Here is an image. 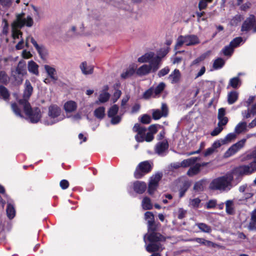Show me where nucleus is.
Returning <instances> with one entry per match:
<instances>
[{"label": "nucleus", "instance_id": "1", "mask_svg": "<svg viewBox=\"0 0 256 256\" xmlns=\"http://www.w3.org/2000/svg\"><path fill=\"white\" fill-rule=\"evenodd\" d=\"M240 182V178H234L231 172L213 180L209 188L211 190L228 192Z\"/></svg>", "mask_w": 256, "mask_h": 256}, {"label": "nucleus", "instance_id": "2", "mask_svg": "<svg viewBox=\"0 0 256 256\" xmlns=\"http://www.w3.org/2000/svg\"><path fill=\"white\" fill-rule=\"evenodd\" d=\"M32 24L33 20L30 16H28L26 18L24 17V14L17 15L16 20L12 24V36L14 42L16 39H22V33L19 28L24 26L30 27Z\"/></svg>", "mask_w": 256, "mask_h": 256}, {"label": "nucleus", "instance_id": "3", "mask_svg": "<svg viewBox=\"0 0 256 256\" xmlns=\"http://www.w3.org/2000/svg\"><path fill=\"white\" fill-rule=\"evenodd\" d=\"M146 128L142 127L140 124H136L133 127V131L138 134L135 136L138 142H142L146 140L150 142L154 139V135L156 133L158 130L155 125H152L149 128V131L146 134Z\"/></svg>", "mask_w": 256, "mask_h": 256}, {"label": "nucleus", "instance_id": "4", "mask_svg": "<svg viewBox=\"0 0 256 256\" xmlns=\"http://www.w3.org/2000/svg\"><path fill=\"white\" fill-rule=\"evenodd\" d=\"M33 91V88L31 85L30 81L26 80L24 84V92L23 99L20 100L18 104H12V109L14 114L20 118L22 117V113L20 110V106H22L23 103L25 102H28V100L32 94Z\"/></svg>", "mask_w": 256, "mask_h": 256}, {"label": "nucleus", "instance_id": "5", "mask_svg": "<svg viewBox=\"0 0 256 256\" xmlns=\"http://www.w3.org/2000/svg\"><path fill=\"white\" fill-rule=\"evenodd\" d=\"M64 118L60 108L53 105L49 107L48 116L42 120V122L46 125H52L63 120Z\"/></svg>", "mask_w": 256, "mask_h": 256}, {"label": "nucleus", "instance_id": "6", "mask_svg": "<svg viewBox=\"0 0 256 256\" xmlns=\"http://www.w3.org/2000/svg\"><path fill=\"white\" fill-rule=\"evenodd\" d=\"M22 104V106H20V108L22 113H24L26 116V118L30 122L32 123L38 122L42 116L40 110L38 108L32 109L28 102H26ZM22 115L23 114H22ZM22 118H24V116Z\"/></svg>", "mask_w": 256, "mask_h": 256}, {"label": "nucleus", "instance_id": "7", "mask_svg": "<svg viewBox=\"0 0 256 256\" xmlns=\"http://www.w3.org/2000/svg\"><path fill=\"white\" fill-rule=\"evenodd\" d=\"M146 238L150 242V244L146 246V250L150 252L159 250L162 248L161 244L158 242L163 240L162 236L159 234L152 232L150 234L144 235V240L146 244Z\"/></svg>", "mask_w": 256, "mask_h": 256}, {"label": "nucleus", "instance_id": "8", "mask_svg": "<svg viewBox=\"0 0 256 256\" xmlns=\"http://www.w3.org/2000/svg\"><path fill=\"white\" fill-rule=\"evenodd\" d=\"M256 171V161L254 160L248 165H242L236 167L231 171L234 178H240V182L242 176L249 175Z\"/></svg>", "mask_w": 256, "mask_h": 256}, {"label": "nucleus", "instance_id": "9", "mask_svg": "<svg viewBox=\"0 0 256 256\" xmlns=\"http://www.w3.org/2000/svg\"><path fill=\"white\" fill-rule=\"evenodd\" d=\"M200 42L199 38L196 35L180 36L177 38L175 48L176 49H178L183 44L187 46H194L199 44Z\"/></svg>", "mask_w": 256, "mask_h": 256}, {"label": "nucleus", "instance_id": "10", "mask_svg": "<svg viewBox=\"0 0 256 256\" xmlns=\"http://www.w3.org/2000/svg\"><path fill=\"white\" fill-rule=\"evenodd\" d=\"M152 168V165L148 161L140 162L137 166L134 173L136 178H140L149 172Z\"/></svg>", "mask_w": 256, "mask_h": 256}, {"label": "nucleus", "instance_id": "11", "mask_svg": "<svg viewBox=\"0 0 256 256\" xmlns=\"http://www.w3.org/2000/svg\"><path fill=\"white\" fill-rule=\"evenodd\" d=\"M158 62L156 60L151 64H144L140 66L136 70V74L139 76H146L150 72H156L160 66H158Z\"/></svg>", "mask_w": 256, "mask_h": 256}, {"label": "nucleus", "instance_id": "12", "mask_svg": "<svg viewBox=\"0 0 256 256\" xmlns=\"http://www.w3.org/2000/svg\"><path fill=\"white\" fill-rule=\"evenodd\" d=\"M162 176V172H158L150 177L148 184V192L150 194H154L156 190L158 182Z\"/></svg>", "mask_w": 256, "mask_h": 256}, {"label": "nucleus", "instance_id": "13", "mask_svg": "<svg viewBox=\"0 0 256 256\" xmlns=\"http://www.w3.org/2000/svg\"><path fill=\"white\" fill-rule=\"evenodd\" d=\"M156 60L158 61V66H160L161 58L160 56H156L154 52H150L144 54L138 58V61L140 63L148 62L149 64L154 62Z\"/></svg>", "mask_w": 256, "mask_h": 256}, {"label": "nucleus", "instance_id": "14", "mask_svg": "<svg viewBox=\"0 0 256 256\" xmlns=\"http://www.w3.org/2000/svg\"><path fill=\"white\" fill-rule=\"evenodd\" d=\"M12 76L16 80L19 82H22V77L26 74L25 64L22 62H20L16 68L12 72Z\"/></svg>", "mask_w": 256, "mask_h": 256}, {"label": "nucleus", "instance_id": "15", "mask_svg": "<svg viewBox=\"0 0 256 256\" xmlns=\"http://www.w3.org/2000/svg\"><path fill=\"white\" fill-rule=\"evenodd\" d=\"M252 30L254 32H256V20L253 15H250L244 22L242 26V31H247Z\"/></svg>", "mask_w": 256, "mask_h": 256}, {"label": "nucleus", "instance_id": "16", "mask_svg": "<svg viewBox=\"0 0 256 256\" xmlns=\"http://www.w3.org/2000/svg\"><path fill=\"white\" fill-rule=\"evenodd\" d=\"M245 142L246 139H242L238 141L236 144H233L225 152L224 156L226 158H228L235 154L237 152H238L244 146Z\"/></svg>", "mask_w": 256, "mask_h": 256}, {"label": "nucleus", "instance_id": "17", "mask_svg": "<svg viewBox=\"0 0 256 256\" xmlns=\"http://www.w3.org/2000/svg\"><path fill=\"white\" fill-rule=\"evenodd\" d=\"M78 108L76 102L74 100H68L64 104V109L66 114V116L69 118L70 114L74 112Z\"/></svg>", "mask_w": 256, "mask_h": 256}, {"label": "nucleus", "instance_id": "18", "mask_svg": "<svg viewBox=\"0 0 256 256\" xmlns=\"http://www.w3.org/2000/svg\"><path fill=\"white\" fill-rule=\"evenodd\" d=\"M108 87L105 86L104 89L100 92L98 100L96 101V104H103L108 100L110 98V94L108 92Z\"/></svg>", "mask_w": 256, "mask_h": 256}, {"label": "nucleus", "instance_id": "19", "mask_svg": "<svg viewBox=\"0 0 256 256\" xmlns=\"http://www.w3.org/2000/svg\"><path fill=\"white\" fill-rule=\"evenodd\" d=\"M29 41H30L32 44L38 52L39 54L41 56H42L43 55L45 54V48L42 46L38 45L36 40L34 39V38L31 36H28L26 38V46H28V42Z\"/></svg>", "mask_w": 256, "mask_h": 256}, {"label": "nucleus", "instance_id": "20", "mask_svg": "<svg viewBox=\"0 0 256 256\" xmlns=\"http://www.w3.org/2000/svg\"><path fill=\"white\" fill-rule=\"evenodd\" d=\"M182 78V74L178 69H174L168 76V79L172 84H178L180 82Z\"/></svg>", "mask_w": 256, "mask_h": 256}, {"label": "nucleus", "instance_id": "21", "mask_svg": "<svg viewBox=\"0 0 256 256\" xmlns=\"http://www.w3.org/2000/svg\"><path fill=\"white\" fill-rule=\"evenodd\" d=\"M168 109L164 104H162L161 110H154L152 113L153 118L155 120L160 119L162 116H166L168 115Z\"/></svg>", "mask_w": 256, "mask_h": 256}, {"label": "nucleus", "instance_id": "22", "mask_svg": "<svg viewBox=\"0 0 256 256\" xmlns=\"http://www.w3.org/2000/svg\"><path fill=\"white\" fill-rule=\"evenodd\" d=\"M226 110L224 108L218 109V125L223 127L226 126L228 122V118L225 116Z\"/></svg>", "mask_w": 256, "mask_h": 256}, {"label": "nucleus", "instance_id": "23", "mask_svg": "<svg viewBox=\"0 0 256 256\" xmlns=\"http://www.w3.org/2000/svg\"><path fill=\"white\" fill-rule=\"evenodd\" d=\"M134 190L138 194L144 193L146 188V184L144 182L136 181L133 184Z\"/></svg>", "mask_w": 256, "mask_h": 256}, {"label": "nucleus", "instance_id": "24", "mask_svg": "<svg viewBox=\"0 0 256 256\" xmlns=\"http://www.w3.org/2000/svg\"><path fill=\"white\" fill-rule=\"evenodd\" d=\"M44 68L50 78L54 82L58 80V77L56 75V69L48 65H45Z\"/></svg>", "mask_w": 256, "mask_h": 256}, {"label": "nucleus", "instance_id": "25", "mask_svg": "<svg viewBox=\"0 0 256 256\" xmlns=\"http://www.w3.org/2000/svg\"><path fill=\"white\" fill-rule=\"evenodd\" d=\"M248 126L245 122H240L234 128V132L236 134H240L242 132H247Z\"/></svg>", "mask_w": 256, "mask_h": 256}, {"label": "nucleus", "instance_id": "26", "mask_svg": "<svg viewBox=\"0 0 256 256\" xmlns=\"http://www.w3.org/2000/svg\"><path fill=\"white\" fill-rule=\"evenodd\" d=\"M80 67L82 74L85 75L90 74L93 72V66L90 65H88L85 62H82L80 64Z\"/></svg>", "mask_w": 256, "mask_h": 256}, {"label": "nucleus", "instance_id": "27", "mask_svg": "<svg viewBox=\"0 0 256 256\" xmlns=\"http://www.w3.org/2000/svg\"><path fill=\"white\" fill-rule=\"evenodd\" d=\"M200 164L195 163L194 165L190 167L187 172V174L190 176H192L197 174L200 171Z\"/></svg>", "mask_w": 256, "mask_h": 256}, {"label": "nucleus", "instance_id": "28", "mask_svg": "<svg viewBox=\"0 0 256 256\" xmlns=\"http://www.w3.org/2000/svg\"><path fill=\"white\" fill-rule=\"evenodd\" d=\"M248 228L250 230H256V209L252 211L250 214V220Z\"/></svg>", "mask_w": 256, "mask_h": 256}, {"label": "nucleus", "instance_id": "29", "mask_svg": "<svg viewBox=\"0 0 256 256\" xmlns=\"http://www.w3.org/2000/svg\"><path fill=\"white\" fill-rule=\"evenodd\" d=\"M136 68L134 64L130 66L121 74V78L125 79L131 76L134 74Z\"/></svg>", "mask_w": 256, "mask_h": 256}, {"label": "nucleus", "instance_id": "30", "mask_svg": "<svg viewBox=\"0 0 256 256\" xmlns=\"http://www.w3.org/2000/svg\"><path fill=\"white\" fill-rule=\"evenodd\" d=\"M144 218L148 221V230L152 229L154 223V215L150 212H146L144 214Z\"/></svg>", "mask_w": 256, "mask_h": 256}, {"label": "nucleus", "instance_id": "31", "mask_svg": "<svg viewBox=\"0 0 256 256\" xmlns=\"http://www.w3.org/2000/svg\"><path fill=\"white\" fill-rule=\"evenodd\" d=\"M38 66L33 60H30L28 63V71L36 76L38 75Z\"/></svg>", "mask_w": 256, "mask_h": 256}, {"label": "nucleus", "instance_id": "32", "mask_svg": "<svg viewBox=\"0 0 256 256\" xmlns=\"http://www.w3.org/2000/svg\"><path fill=\"white\" fill-rule=\"evenodd\" d=\"M94 114L97 118L102 120L105 116V108L104 106L98 108L94 110Z\"/></svg>", "mask_w": 256, "mask_h": 256}, {"label": "nucleus", "instance_id": "33", "mask_svg": "<svg viewBox=\"0 0 256 256\" xmlns=\"http://www.w3.org/2000/svg\"><path fill=\"white\" fill-rule=\"evenodd\" d=\"M198 160V158H191L184 160L180 162L181 167L186 168L191 166L196 162Z\"/></svg>", "mask_w": 256, "mask_h": 256}, {"label": "nucleus", "instance_id": "34", "mask_svg": "<svg viewBox=\"0 0 256 256\" xmlns=\"http://www.w3.org/2000/svg\"><path fill=\"white\" fill-rule=\"evenodd\" d=\"M168 144L167 142H163L158 143L156 148V152L158 154H162L168 148Z\"/></svg>", "mask_w": 256, "mask_h": 256}, {"label": "nucleus", "instance_id": "35", "mask_svg": "<svg viewBox=\"0 0 256 256\" xmlns=\"http://www.w3.org/2000/svg\"><path fill=\"white\" fill-rule=\"evenodd\" d=\"M238 93L236 91L230 92L228 94V102L230 104L234 103L238 100Z\"/></svg>", "mask_w": 256, "mask_h": 256}, {"label": "nucleus", "instance_id": "36", "mask_svg": "<svg viewBox=\"0 0 256 256\" xmlns=\"http://www.w3.org/2000/svg\"><path fill=\"white\" fill-rule=\"evenodd\" d=\"M142 206L143 209L145 210H151L152 208V204L150 199L148 197H144L142 202Z\"/></svg>", "mask_w": 256, "mask_h": 256}, {"label": "nucleus", "instance_id": "37", "mask_svg": "<svg viewBox=\"0 0 256 256\" xmlns=\"http://www.w3.org/2000/svg\"><path fill=\"white\" fill-rule=\"evenodd\" d=\"M196 226L198 227L200 231L204 232L210 233L212 232L211 227L204 223H196Z\"/></svg>", "mask_w": 256, "mask_h": 256}, {"label": "nucleus", "instance_id": "38", "mask_svg": "<svg viewBox=\"0 0 256 256\" xmlns=\"http://www.w3.org/2000/svg\"><path fill=\"white\" fill-rule=\"evenodd\" d=\"M30 10L33 14L36 20H39L40 18V8L35 6L34 5L30 6Z\"/></svg>", "mask_w": 256, "mask_h": 256}, {"label": "nucleus", "instance_id": "39", "mask_svg": "<svg viewBox=\"0 0 256 256\" xmlns=\"http://www.w3.org/2000/svg\"><path fill=\"white\" fill-rule=\"evenodd\" d=\"M241 84L240 80L238 77H234L231 78L229 82V86L232 88H236Z\"/></svg>", "mask_w": 256, "mask_h": 256}, {"label": "nucleus", "instance_id": "40", "mask_svg": "<svg viewBox=\"0 0 256 256\" xmlns=\"http://www.w3.org/2000/svg\"><path fill=\"white\" fill-rule=\"evenodd\" d=\"M6 214H7L8 217L10 219L14 218V216H15V214H16L15 210H14L13 206L10 204H8V206H7V208H6Z\"/></svg>", "mask_w": 256, "mask_h": 256}, {"label": "nucleus", "instance_id": "41", "mask_svg": "<svg viewBox=\"0 0 256 256\" xmlns=\"http://www.w3.org/2000/svg\"><path fill=\"white\" fill-rule=\"evenodd\" d=\"M243 18L244 17L242 16L236 14L230 20V24L232 26H237Z\"/></svg>", "mask_w": 256, "mask_h": 256}, {"label": "nucleus", "instance_id": "42", "mask_svg": "<svg viewBox=\"0 0 256 256\" xmlns=\"http://www.w3.org/2000/svg\"><path fill=\"white\" fill-rule=\"evenodd\" d=\"M156 96V95L154 94V89L152 88H150L144 93L142 98L147 100L152 97Z\"/></svg>", "mask_w": 256, "mask_h": 256}, {"label": "nucleus", "instance_id": "43", "mask_svg": "<svg viewBox=\"0 0 256 256\" xmlns=\"http://www.w3.org/2000/svg\"><path fill=\"white\" fill-rule=\"evenodd\" d=\"M226 212L228 214H232L234 212V204L233 202L228 200L226 202Z\"/></svg>", "mask_w": 256, "mask_h": 256}, {"label": "nucleus", "instance_id": "44", "mask_svg": "<svg viewBox=\"0 0 256 256\" xmlns=\"http://www.w3.org/2000/svg\"><path fill=\"white\" fill-rule=\"evenodd\" d=\"M78 29L79 35H86L88 32H86V27L82 22H79L77 24Z\"/></svg>", "mask_w": 256, "mask_h": 256}, {"label": "nucleus", "instance_id": "45", "mask_svg": "<svg viewBox=\"0 0 256 256\" xmlns=\"http://www.w3.org/2000/svg\"><path fill=\"white\" fill-rule=\"evenodd\" d=\"M224 64V61L221 58L216 59L213 64V67L214 69H219L222 68Z\"/></svg>", "mask_w": 256, "mask_h": 256}, {"label": "nucleus", "instance_id": "46", "mask_svg": "<svg viewBox=\"0 0 256 256\" xmlns=\"http://www.w3.org/2000/svg\"><path fill=\"white\" fill-rule=\"evenodd\" d=\"M236 138V134L234 132H232L228 134L224 138H222L224 144L230 142L232 140H234Z\"/></svg>", "mask_w": 256, "mask_h": 256}, {"label": "nucleus", "instance_id": "47", "mask_svg": "<svg viewBox=\"0 0 256 256\" xmlns=\"http://www.w3.org/2000/svg\"><path fill=\"white\" fill-rule=\"evenodd\" d=\"M9 96L7 89L3 86H0V97L6 100Z\"/></svg>", "mask_w": 256, "mask_h": 256}, {"label": "nucleus", "instance_id": "48", "mask_svg": "<svg viewBox=\"0 0 256 256\" xmlns=\"http://www.w3.org/2000/svg\"><path fill=\"white\" fill-rule=\"evenodd\" d=\"M118 106L116 104H114L110 108L108 112V116L109 117H112L116 116L118 112Z\"/></svg>", "mask_w": 256, "mask_h": 256}, {"label": "nucleus", "instance_id": "49", "mask_svg": "<svg viewBox=\"0 0 256 256\" xmlns=\"http://www.w3.org/2000/svg\"><path fill=\"white\" fill-rule=\"evenodd\" d=\"M166 84L164 82H160L158 86L154 89V94L156 96L159 94L164 88Z\"/></svg>", "mask_w": 256, "mask_h": 256}, {"label": "nucleus", "instance_id": "50", "mask_svg": "<svg viewBox=\"0 0 256 256\" xmlns=\"http://www.w3.org/2000/svg\"><path fill=\"white\" fill-rule=\"evenodd\" d=\"M200 202V200L198 198L190 199V206L192 208H197L199 206Z\"/></svg>", "mask_w": 256, "mask_h": 256}, {"label": "nucleus", "instance_id": "51", "mask_svg": "<svg viewBox=\"0 0 256 256\" xmlns=\"http://www.w3.org/2000/svg\"><path fill=\"white\" fill-rule=\"evenodd\" d=\"M242 38L238 37L234 39L230 44V45L234 49V48H236L240 46V44L242 42Z\"/></svg>", "mask_w": 256, "mask_h": 256}, {"label": "nucleus", "instance_id": "52", "mask_svg": "<svg viewBox=\"0 0 256 256\" xmlns=\"http://www.w3.org/2000/svg\"><path fill=\"white\" fill-rule=\"evenodd\" d=\"M234 52L233 48L230 45L226 46L222 50V52L224 56H230Z\"/></svg>", "mask_w": 256, "mask_h": 256}, {"label": "nucleus", "instance_id": "53", "mask_svg": "<svg viewBox=\"0 0 256 256\" xmlns=\"http://www.w3.org/2000/svg\"><path fill=\"white\" fill-rule=\"evenodd\" d=\"M212 0H200L198 4V8L200 10L205 9L208 5V2H210Z\"/></svg>", "mask_w": 256, "mask_h": 256}, {"label": "nucleus", "instance_id": "54", "mask_svg": "<svg viewBox=\"0 0 256 256\" xmlns=\"http://www.w3.org/2000/svg\"><path fill=\"white\" fill-rule=\"evenodd\" d=\"M194 240L196 242L205 246H210L212 244V242H211L206 240L202 238H196Z\"/></svg>", "mask_w": 256, "mask_h": 256}, {"label": "nucleus", "instance_id": "55", "mask_svg": "<svg viewBox=\"0 0 256 256\" xmlns=\"http://www.w3.org/2000/svg\"><path fill=\"white\" fill-rule=\"evenodd\" d=\"M122 94V92L120 90H116L114 93L112 100L114 103L116 102L120 98Z\"/></svg>", "mask_w": 256, "mask_h": 256}, {"label": "nucleus", "instance_id": "56", "mask_svg": "<svg viewBox=\"0 0 256 256\" xmlns=\"http://www.w3.org/2000/svg\"><path fill=\"white\" fill-rule=\"evenodd\" d=\"M170 70L168 66H166V67L162 68V70H160L158 72V75L159 77L164 76H166V74H167L169 72Z\"/></svg>", "mask_w": 256, "mask_h": 256}, {"label": "nucleus", "instance_id": "57", "mask_svg": "<svg viewBox=\"0 0 256 256\" xmlns=\"http://www.w3.org/2000/svg\"><path fill=\"white\" fill-rule=\"evenodd\" d=\"M224 144L222 138L214 142L212 147L216 150V148H220L222 145Z\"/></svg>", "mask_w": 256, "mask_h": 256}, {"label": "nucleus", "instance_id": "58", "mask_svg": "<svg viewBox=\"0 0 256 256\" xmlns=\"http://www.w3.org/2000/svg\"><path fill=\"white\" fill-rule=\"evenodd\" d=\"M140 121L143 124H148L150 122L151 118L149 116L144 114L141 117Z\"/></svg>", "mask_w": 256, "mask_h": 256}, {"label": "nucleus", "instance_id": "59", "mask_svg": "<svg viewBox=\"0 0 256 256\" xmlns=\"http://www.w3.org/2000/svg\"><path fill=\"white\" fill-rule=\"evenodd\" d=\"M224 128L220 126H218L213 131L211 132L210 134L212 136H216L218 135L223 130Z\"/></svg>", "mask_w": 256, "mask_h": 256}, {"label": "nucleus", "instance_id": "60", "mask_svg": "<svg viewBox=\"0 0 256 256\" xmlns=\"http://www.w3.org/2000/svg\"><path fill=\"white\" fill-rule=\"evenodd\" d=\"M69 118H70L73 121H78L82 118V114L80 112H77L74 115H70Z\"/></svg>", "mask_w": 256, "mask_h": 256}, {"label": "nucleus", "instance_id": "61", "mask_svg": "<svg viewBox=\"0 0 256 256\" xmlns=\"http://www.w3.org/2000/svg\"><path fill=\"white\" fill-rule=\"evenodd\" d=\"M69 32L74 34V35H79L77 24L72 26L70 28Z\"/></svg>", "mask_w": 256, "mask_h": 256}, {"label": "nucleus", "instance_id": "62", "mask_svg": "<svg viewBox=\"0 0 256 256\" xmlns=\"http://www.w3.org/2000/svg\"><path fill=\"white\" fill-rule=\"evenodd\" d=\"M250 186H248L247 184H244L240 186L239 191L241 192H244L246 191H248L249 189H250Z\"/></svg>", "mask_w": 256, "mask_h": 256}, {"label": "nucleus", "instance_id": "63", "mask_svg": "<svg viewBox=\"0 0 256 256\" xmlns=\"http://www.w3.org/2000/svg\"><path fill=\"white\" fill-rule=\"evenodd\" d=\"M254 191L252 190L251 186L250 189H249L248 191L246 192V194H244L245 198L248 199L252 197L254 195Z\"/></svg>", "mask_w": 256, "mask_h": 256}, {"label": "nucleus", "instance_id": "64", "mask_svg": "<svg viewBox=\"0 0 256 256\" xmlns=\"http://www.w3.org/2000/svg\"><path fill=\"white\" fill-rule=\"evenodd\" d=\"M111 118H112L111 122L114 124H118V122H120L121 120L120 116H114Z\"/></svg>", "mask_w": 256, "mask_h": 256}]
</instances>
